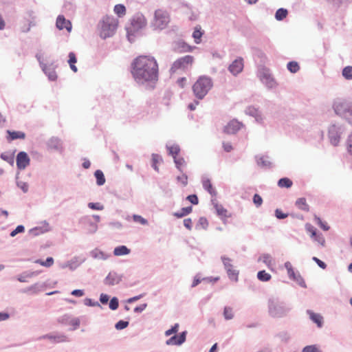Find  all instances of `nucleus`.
Instances as JSON below:
<instances>
[{
	"label": "nucleus",
	"instance_id": "obj_1",
	"mask_svg": "<svg viewBox=\"0 0 352 352\" xmlns=\"http://www.w3.org/2000/svg\"><path fill=\"white\" fill-rule=\"evenodd\" d=\"M131 72L139 82H155L158 80L159 69L156 60L148 56H140L133 60Z\"/></svg>",
	"mask_w": 352,
	"mask_h": 352
},
{
	"label": "nucleus",
	"instance_id": "obj_2",
	"mask_svg": "<svg viewBox=\"0 0 352 352\" xmlns=\"http://www.w3.org/2000/svg\"><path fill=\"white\" fill-rule=\"evenodd\" d=\"M267 309L270 316L274 318L286 317L292 310L289 304L278 297H270L267 301Z\"/></svg>",
	"mask_w": 352,
	"mask_h": 352
},
{
	"label": "nucleus",
	"instance_id": "obj_3",
	"mask_svg": "<svg viewBox=\"0 0 352 352\" xmlns=\"http://www.w3.org/2000/svg\"><path fill=\"white\" fill-rule=\"evenodd\" d=\"M336 115L346 120L352 125V102L346 99L337 98L333 104Z\"/></svg>",
	"mask_w": 352,
	"mask_h": 352
},
{
	"label": "nucleus",
	"instance_id": "obj_4",
	"mask_svg": "<svg viewBox=\"0 0 352 352\" xmlns=\"http://www.w3.org/2000/svg\"><path fill=\"white\" fill-rule=\"evenodd\" d=\"M118 21L113 16H105L100 22V36L102 38L112 36L118 27Z\"/></svg>",
	"mask_w": 352,
	"mask_h": 352
},
{
	"label": "nucleus",
	"instance_id": "obj_5",
	"mask_svg": "<svg viewBox=\"0 0 352 352\" xmlns=\"http://www.w3.org/2000/svg\"><path fill=\"white\" fill-rule=\"evenodd\" d=\"M170 22V16L166 10L160 8L155 11L151 26L154 30H162Z\"/></svg>",
	"mask_w": 352,
	"mask_h": 352
},
{
	"label": "nucleus",
	"instance_id": "obj_6",
	"mask_svg": "<svg viewBox=\"0 0 352 352\" xmlns=\"http://www.w3.org/2000/svg\"><path fill=\"white\" fill-rule=\"evenodd\" d=\"M345 131L346 129L344 124L340 123L331 124L328 129V138L330 143L334 146H338Z\"/></svg>",
	"mask_w": 352,
	"mask_h": 352
},
{
	"label": "nucleus",
	"instance_id": "obj_7",
	"mask_svg": "<svg viewBox=\"0 0 352 352\" xmlns=\"http://www.w3.org/2000/svg\"><path fill=\"white\" fill-rule=\"evenodd\" d=\"M194 57L190 55H186L177 59L172 65L170 68L171 73H175L178 70H185L191 67L194 63Z\"/></svg>",
	"mask_w": 352,
	"mask_h": 352
},
{
	"label": "nucleus",
	"instance_id": "obj_8",
	"mask_svg": "<svg viewBox=\"0 0 352 352\" xmlns=\"http://www.w3.org/2000/svg\"><path fill=\"white\" fill-rule=\"evenodd\" d=\"M79 223L82 226L87 234H93L98 230V225L94 222L91 216H84L79 219Z\"/></svg>",
	"mask_w": 352,
	"mask_h": 352
},
{
	"label": "nucleus",
	"instance_id": "obj_9",
	"mask_svg": "<svg viewBox=\"0 0 352 352\" xmlns=\"http://www.w3.org/2000/svg\"><path fill=\"white\" fill-rule=\"evenodd\" d=\"M47 149L50 151H56L62 153L64 151L63 140L56 136H52L46 142Z\"/></svg>",
	"mask_w": 352,
	"mask_h": 352
},
{
	"label": "nucleus",
	"instance_id": "obj_10",
	"mask_svg": "<svg viewBox=\"0 0 352 352\" xmlns=\"http://www.w3.org/2000/svg\"><path fill=\"white\" fill-rule=\"evenodd\" d=\"M123 274H118L115 271H111L103 280L105 285L114 286L122 282Z\"/></svg>",
	"mask_w": 352,
	"mask_h": 352
},
{
	"label": "nucleus",
	"instance_id": "obj_11",
	"mask_svg": "<svg viewBox=\"0 0 352 352\" xmlns=\"http://www.w3.org/2000/svg\"><path fill=\"white\" fill-rule=\"evenodd\" d=\"M39 339H47L56 344L69 342V339L66 335L60 333H47L41 336Z\"/></svg>",
	"mask_w": 352,
	"mask_h": 352
},
{
	"label": "nucleus",
	"instance_id": "obj_12",
	"mask_svg": "<svg viewBox=\"0 0 352 352\" xmlns=\"http://www.w3.org/2000/svg\"><path fill=\"white\" fill-rule=\"evenodd\" d=\"M45 287L46 284L45 283H36L29 287L23 289L21 292L23 294L36 295L43 292Z\"/></svg>",
	"mask_w": 352,
	"mask_h": 352
},
{
	"label": "nucleus",
	"instance_id": "obj_13",
	"mask_svg": "<svg viewBox=\"0 0 352 352\" xmlns=\"http://www.w3.org/2000/svg\"><path fill=\"white\" fill-rule=\"evenodd\" d=\"M187 331L181 332L179 335H174L166 341L167 345L180 346L185 342L186 340Z\"/></svg>",
	"mask_w": 352,
	"mask_h": 352
},
{
	"label": "nucleus",
	"instance_id": "obj_14",
	"mask_svg": "<svg viewBox=\"0 0 352 352\" xmlns=\"http://www.w3.org/2000/svg\"><path fill=\"white\" fill-rule=\"evenodd\" d=\"M30 159L28 155L24 151H20L16 155V166L19 170L25 169L29 166Z\"/></svg>",
	"mask_w": 352,
	"mask_h": 352
},
{
	"label": "nucleus",
	"instance_id": "obj_15",
	"mask_svg": "<svg viewBox=\"0 0 352 352\" xmlns=\"http://www.w3.org/2000/svg\"><path fill=\"white\" fill-rule=\"evenodd\" d=\"M38 59L41 64V67L45 74L47 76L50 80L56 81L58 78L57 74L55 71V68L52 65H46L43 64L40 60V57H38Z\"/></svg>",
	"mask_w": 352,
	"mask_h": 352
},
{
	"label": "nucleus",
	"instance_id": "obj_16",
	"mask_svg": "<svg viewBox=\"0 0 352 352\" xmlns=\"http://www.w3.org/2000/svg\"><path fill=\"white\" fill-rule=\"evenodd\" d=\"M213 82L211 78L207 76H202L195 83L193 88H211Z\"/></svg>",
	"mask_w": 352,
	"mask_h": 352
},
{
	"label": "nucleus",
	"instance_id": "obj_17",
	"mask_svg": "<svg viewBox=\"0 0 352 352\" xmlns=\"http://www.w3.org/2000/svg\"><path fill=\"white\" fill-rule=\"evenodd\" d=\"M242 126V123L234 119L229 122L228 124L224 127V132L228 134H234L239 130H240Z\"/></svg>",
	"mask_w": 352,
	"mask_h": 352
},
{
	"label": "nucleus",
	"instance_id": "obj_18",
	"mask_svg": "<svg viewBox=\"0 0 352 352\" xmlns=\"http://www.w3.org/2000/svg\"><path fill=\"white\" fill-rule=\"evenodd\" d=\"M245 114L254 118L256 121L258 123H261L263 120V117L261 112L258 110V109H256L254 107H248L245 110Z\"/></svg>",
	"mask_w": 352,
	"mask_h": 352
},
{
	"label": "nucleus",
	"instance_id": "obj_19",
	"mask_svg": "<svg viewBox=\"0 0 352 352\" xmlns=\"http://www.w3.org/2000/svg\"><path fill=\"white\" fill-rule=\"evenodd\" d=\"M56 25L59 30H63L65 28L69 32H71L72 28L71 22L67 20L63 15H59L57 17Z\"/></svg>",
	"mask_w": 352,
	"mask_h": 352
},
{
	"label": "nucleus",
	"instance_id": "obj_20",
	"mask_svg": "<svg viewBox=\"0 0 352 352\" xmlns=\"http://www.w3.org/2000/svg\"><path fill=\"white\" fill-rule=\"evenodd\" d=\"M243 58H239L232 63L229 67V70L232 74L236 75L243 70Z\"/></svg>",
	"mask_w": 352,
	"mask_h": 352
},
{
	"label": "nucleus",
	"instance_id": "obj_21",
	"mask_svg": "<svg viewBox=\"0 0 352 352\" xmlns=\"http://www.w3.org/2000/svg\"><path fill=\"white\" fill-rule=\"evenodd\" d=\"M89 255L94 259L102 261H106L111 256L110 254H107L100 250L98 248H96L94 250H91L89 252Z\"/></svg>",
	"mask_w": 352,
	"mask_h": 352
},
{
	"label": "nucleus",
	"instance_id": "obj_22",
	"mask_svg": "<svg viewBox=\"0 0 352 352\" xmlns=\"http://www.w3.org/2000/svg\"><path fill=\"white\" fill-rule=\"evenodd\" d=\"M85 260V258H82L81 256H74L71 260L67 261L68 268L70 270L74 271L83 263Z\"/></svg>",
	"mask_w": 352,
	"mask_h": 352
},
{
	"label": "nucleus",
	"instance_id": "obj_23",
	"mask_svg": "<svg viewBox=\"0 0 352 352\" xmlns=\"http://www.w3.org/2000/svg\"><path fill=\"white\" fill-rule=\"evenodd\" d=\"M195 47L190 46L184 41H179L176 44L175 51L177 53L190 52L194 50Z\"/></svg>",
	"mask_w": 352,
	"mask_h": 352
},
{
	"label": "nucleus",
	"instance_id": "obj_24",
	"mask_svg": "<svg viewBox=\"0 0 352 352\" xmlns=\"http://www.w3.org/2000/svg\"><path fill=\"white\" fill-rule=\"evenodd\" d=\"M307 314L309 316V318L316 323L318 327H322L323 321L322 317L320 314H316L309 309L307 310Z\"/></svg>",
	"mask_w": 352,
	"mask_h": 352
},
{
	"label": "nucleus",
	"instance_id": "obj_25",
	"mask_svg": "<svg viewBox=\"0 0 352 352\" xmlns=\"http://www.w3.org/2000/svg\"><path fill=\"white\" fill-rule=\"evenodd\" d=\"M203 188L208 191L212 196H216L217 192L212 187L210 179L203 177H202Z\"/></svg>",
	"mask_w": 352,
	"mask_h": 352
},
{
	"label": "nucleus",
	"instance_id": "obj_26",
	"mask_svg": "<svg viewBox=\"0 0 352 352\" xmlns=\"http://www.w3.org/2000/svg\"><path fill=\"white\" fill-rule=\"evenodd\" d=\"M260 78L261 81H263L266 84V85L269 87H273L276 85V82L268 72L261 73Z\"/></svg>",
	"mask_w": 352,
	"mask_h": 352
},
{
	"label": "nucleus",
	"instance_id": "obj_27",
	"mask_svg": "<svg viewBox=\"0 0 352 352\" xmlns=\"http://www.w3.org/2000/svg\"><path fill=\"white\" fill-rule=\"evenodd\" d=\"M258 261H263L266 266L272 270V267L274 265V261L270 254H263L258 259Z\"/></svg>",
	"mask_w": 352,
	"mask_h": 352
},
{
	"label": "nucleus",
	"instance_id": "obj_28",
	"mask_svg": "<svg viewBox=\"0 0 352 352\" xmlns=\"http://www.w3.org/2000/svg\"><path fill=\"white\" fill-rule=\"evenodd\" d=\"M268 157L261 156L256 157L257 164L264 168H270L272 167V163L268 160Z\"/></svg>",
	"mask_w": 352,
	"mask_h": 352
},
{
	"label": "nucleus",
	"instance_id": "obj_29",
	"mask_svg": "<svg viewBox=\"0 0 352 352\" xmlns=\"http://www.w3.org/2000/svg\"><path fill=\"white\" fill-rule=\"evenodd\" d=\"M211 202H212V204L213 205L218 216L225 217H228L227 216V212H228L227 210L225 209L222 205L219 204L216 199H212L211 200Z\"/></svg>",
	"mask_w": 352,
	"mask_h": 352
},
{
	"label": "nucleus",
	"instance_id": "obj_30",
	"mask_svg": "<svg viewBox=\"0 0 352 352\" xmlns=\"http://www.w3.org/2000/svg\"><path fill=\"white\" fill-rule=\"evenodd\" d=\"M204 32L201 30L200 25H197L195 28L192 32V38L195 43L199 44L201 42V37L204 35Z\"/></svg>",
	"mask_w": 352,
	"mask_h": 352
},
{
	"label": "nucleus",
	"instance_id": "obj_31",
	"mask_svg": "<svg viewBox=\"0 0 352 352\" xmlns=\"http://www.w3.org/2000/svg\"><path fill=\"white\" fill-rule=\"evenodd\" d=\"M37 272H24L17 276V280L21 283H26L27 278H30L38 275Z\"/></svg>",
	"mask_w": 352,
	"mask_h": 352
},
{
	"label": "nucleus",
	"instance_id": "obj_32",
	"mask_svg": "<svg viewBox=\"0 0 352 352\" xmlns=\"http://www.w3.org/2000/svg\"><path fill=\"white\" fill-rule=\"evenodd\" d=\"M7 133L9 135V137L8 138L9 140H14L16 139H25V133L22 131H10L8 130Z\"/></svg>",
	"mask_w": 352,
	"mask_h": 352
},
{
	"label": "nucleus",
	"instance_id": "obj_33",
	"mask_svg": "<svg viewBox=\"0 0 352 352\" xmlns=\"http://www.w3.org/2000/svg\"><path fill=\"white\" fill-rule=\"evenodd\" d=\"M131 250L125 245H120L114 248L113 254L115 256H124L130 253Z\"/></svg>",
	"mask_w": 352,
	"mask_h": 352
},
{
	"label": "nucleus",
	"instance_id": "obj_34",
	"mask_svg": "<svg viewBox=\"0 0 352 352\" xmlns=\"http://www.w3.org/2000/svg\"><path fill=\"white\" fill-rule=\"evenodd\" d=\"M166 147L168 150V154L172 155L174 158V156H176L178 155V153L180 151V148L178 144H166Z\"/></svg>",
	"mask_w": 352,
	"mask_h": 352
},
{
	"label": "nucleus",
	"instance_id": "obj_35",
	"mask_svg": "<svg viewBox=\"0 0 352 352\" xmlns=\"http://www.w3.org/2000/svg\"><path fill=\"white\" fill-rule=\"evenodd\" d=\"M68 56H69L68 63L69 65L70 69L74 72H77L78 69H77L76 66L75 65V64L77 62V58H76L75 53H74L72 52H69Z\"/></svg>",
	"mask_w": 352,
	"mask_h": 352
},
{
	"label": "nucleus",
	"instance_id": "obj_36",
	"mask_svg": "<svg viewBox=\"0 0 352 352\" xmlns=\"http://www.w3.org/2000/svg\"><path fill=\"white\" fill-rule=\"evenodd\" d=\"M192 206L182 208L180 211L174 212L173 216L176 217L177 218H182L190 214L192 212Z\"/></svg>",
	"mask_w": 352,
	"mask_h": 352
},
{
	"label": "nucleus",
	"instance_id": "obj_37",
	"mask_svg": "<svg viewBox=\"0 0 352 352\" xmlns=\"http://www.w3.org/2000/svg\"><path fill=\"white\" fill-rule=\"evenodd\" d=\"M276 337L282 342L287 343L291 338L290 334L286 331L279 332L276 335Z\"/></svg>",
	"mask_w": 352,
	"mask_h": 352
},
{
	"label": "nucleus",
	"instance_id": "obj_38",
	"mask_svg": "<svg viewBox=\"0 0 352 352\" xmlns=\"http://www.w3.org/2000/svg\"><path fill=\"white\" fill-rule=\"evenodd\" d=\"M296 206L302 210L304 211H309V207L308 204H307L305 198H299L296 201Z\"/></svg>",
	"mask_w": 352,
	"mask_h": 352
},
{
	"label": "nucleus",
	"instance_id": "obj_39",
	"mask_svg": "<svg viewBox=\"0 0 352 352\" xmlns=\"http://www.w3.org/2000/svg\"><path fill=\"white\" fill-rule=\"evenodd\" d=\"M94 176L96 179V184L98 186H102L105 183V177L102 170H96L94 173Z\"/></svg>",
	"mask_w": 352,
	"mask_h": 352
},
{
	"label": "nucleus",
	"instance_id": "obj_40",
	"mask_svg": "<svg viewBox=\"0 0 352 352\" xmlns=\"http://www.w3.org/2000/svg\"><path fill=\"white\" fill-rule=\"evenodd\" d=\"M226 272H227L228 278L230 280H234L235 282L238 281V277H239V274L238 270H234L232 267V268L226 270Z\"/></svg>",
	"mask_w": 352,
	"mask_h": 352
},
{
	"label": "nucleus",
	"instance_id": "obj_41",
	"mask_svg": "<svg viewBox=\"0 0 352 352\" xmlns=\"http://www.w3.org/2000/svg\"><path fill=\"white\" fill-rule=\"evenodd\" d=\"M257 278L261 281L267 282L271 279L272 276L265 270H261L257 273Z\"/></svg>",
	"mask_w": 352,
	"mask_h": 352
},
{
	"label": "nucleus",
	"instance_id": "obj_42",
	"mask_svg": "<svg viewBox=\"0 0 352 352\" xmlns=\"http://www.w3.org/2000/svg\"><path fill=\"white\" fill-rule=\"evenodd\" d=\"M278 186L281 188H290L292 186V182L287 177H283L278 182Z\"/></svg>",
	"mask_w": 352,
	"mask_h": 352
},
{
	"label": "nucleus",
	"instance_id": "obj_43",
	"mask_svg": "<svg viewBox=\"0 0 352 352\" xmlns=\"http://www.w3.org/2000/svg\"><path fill=\"white\" fill-rule=\"evenodd\" d=\"M208 226V221L206 217H201L199 219L198 223H197L195 228L199 230L203 228L206 230Z\"/></svg>",
	"mask_w": 352,
	"mask_h": 352
},
{
	"label": "nucleus",
	"instance_id": "obj_44",
	"mask_svg": "<svg viewBox=\"0 0 352 352\" xmlns=\"http://www.w3.org/2000/svg\"><path fill=\"white\" fill-rule=\"evenodd\" d=\"M193 96H195L197 99L201 100L205 96L208 94V89H191Z\"/></svg>",
	"mask_w": 352,
	"mask_h": 352
},
{
	"label": "nucleus",
	"instance_id": "obj_45",
	"mask_svg": "<svg viewBox=\"0 0 352 352\" xmlns=\"http://www.w3.org/2000/svg\"><path fill=\"white\" fill-rule=\"evenodd\" d=\"M288 12L286 9L279 8L275 14V18L278 21H281L286 18L287 16Z\"/></svg>",
	"mask_w": 352,
	"mask_h": 352
},
{
	"label": "nucleus",
	"instance_id": "obj_46",
	"mask_svg": "<svg viewBox=\"0 0 352 352\" xmlns=\"http://www.w3.org/2000/svg\"><path fill=\"white\" fill-rule=\"evenodd\" d=\"M287 68L290 72L296 73L300 69V66L296 61H290L287 63Z\"/></svg>",
	"mask_w": 352,
	"mask_h": 352
},
{
	"label": "nucleus",
	"instance_id": "obj_47",
	"mask_svg": "<svg viewBox=\"0 0 352 352\" xmlns=\"http://www.w3.org/2000/svg\"><path fill=\"white\" fill-rule=\"evenodd\" d=\"M162 161V158L158 154H152V167L156 171H159V168L157 166V163Z\"/></svg>",
	"mask_w": 352,
	"mask_h": 352
},
{
	"label": "nucleus",
	"instance_id": "obj_48",
	"mask_svg": "<svg viewBox=\"0 0 352 352\" xmlns=\"http://www.w3.org/2000/svg\"><path fill=\"white\" fill-rule=\"evenodd\" d=\"M1 158L9 163L10 165L13 166L14 164V153H3L1 154Z\"/></svg>",
	"mask_w": 352,
	"mask_h": 352
},
{
	"label": "nucleus",
	"instance_id": "obj_49",
	"mask_svg": "<svg viewBox=\"0 0 352 352\" xmlns=\"http://www.w3.org/2000/svg\"><path fill=\"white\" fill-rule=\"evenodd\" d=\"M114 12L119 16H122L126 14V8L125 6L122 4H117L114 7Z\"/></svg>",
	"mask_w": 352,
	"mask_h": 352
},
{
	"label": "nucleus",
	"instance_id": "obj_50",
	"mask_svg": "<svg viewBox=\"0 0 352 352\" xmlns=\"http://www.w3.org/2000/svg\"><path fill=\"white\" fill-rule=\"evenodd\" d=\"M221 259L223 262L226 270L233 267L231 258L227 257L226 256H221Z\"/></svg>",
	"mask_w": 352,
	"mask_h": 352
},
{
	"label": "nucleus",
	"instance_id": "obj_51",
	"mask_svg": "<svg viewBox=\"0 0 352 352\" xmlns=\"http://www.w3.org/2000/svg\"><path fill=\"white\" fill-rule=\"evenodd\" d=\"M173 159L177 168L182 172V166L186 164L184 159L183 157H177L176 156H174Z\"/></svg>",
	"mask_w": 352,
	"mask_h": 352
},
{
	"label": "nucleus",
	"instance_id": "obj_52",
	"mask_svg": "<svg viewBox=\"0 0 352 352\" xmlns=\"http://www.w3.org/2000/svg\"><path fill=\"white\" fill-rule=\"evenodd\" d=\"M223 316L226 320H231L234 317L232 308L230 307H225L223 310Z\"/></svg>",
	"mask_w": 352,
	"mask_h": 352
},
{
	"label": "nucleus",
	"instance_id": "obj_53",
	"mask_svg": "<svg viewBox=\"0 0 352 352\" xmlns=\"http://www.w3.org/2000/svg\"><path fill=\"white\" fill-rule=\"evenodd\" d=\"M342 75L346 79L352 78V66H346L342 70Z\"/></svg>",
	"mask_w": 352,
	"mask_h": 352
},
{
	"label": "nucleus",
	"instance_id": "obj_54",
	"mask_svg": "<svg viewBox=\"0 0 352 352\" xmlns=\"http://www.w3.org/2000/svg\"><path fill=\"white\" fill-rule=\"evenodd\" d=\"M314 219H315V221L317 223V224L322 229L324 230V231H327L329 230V226L327 224V223L325 222H323L322 221V219L317 217L316 215H315L314 217Z\"/></svg>",
	"mask_w": 352,
	"mask_h": 352
},
{
	"label": "nucleus",
	"instance_id": "obj_55",
	"mask_svg": "<svg viewBox=\"0 0 352 352\" xmlns=\"http://www.w3.org/2000/svg\"><path fill=\"white\" fill-rule=\"evenodd\" d=\"M119 306V300L117 297H113L109 302V307L111 310H116Z\"/></svg>",
	"mask_w": 352,
	"mask_h": 352
},
{
	"label": "nucleus",
	"instance_id": "obj_56",
	"mask_svg": "<svg viewBox=\"0 0 352 352\" xmlns=\"http://www.w3.org/2000/svg\"><path fill=\"white\" fill-rule=\"evenodd\" d=\"M129 322L128 321L121 320L116 323L115 328L117 330H122V329L126 328L129 326Z\"/></svg>",
	"mask_w": 352,
	"mask_h": 352
},
{
	"label": "nucleus",
	"instance_id": "obj_57",
	"mask_svg": "<svg viewBox=\"0 0 352 352\" xmlns=\"http://www.w3.org/2000/svg\"><path fill=\"white\" fill-rule=\"evenodd\" d=\"M44 232H45V230H43V228H38V227L32 228L29 230L30 235H31L32 236H38Z\"/></svg>",
	"mask_w": 352,
	"mask_h": 352
},
{
	"label": "nucleus",
	"instance_id": "obj_58",
	"mask_svg": "<svg viewBox=\"0 0 352 352\" xmlns=\"http://www.w3.org/2000/svg\"><path fill=\"white\" fill-rule=\"evenodd\" d=\"M179 324L175 323L170 329H169L165 331V336H169L172 334L177 333L179 330Z\"/></svg>",
	"mask_w": 352,
	"mask_h": 352
},
{
	"label": "nucleus",
	"instance_id": "obj_59",
	"mask_svg": "<svg viewBox=\"0 0 352 352\" xmlns=\"http://www.w3.org/2000/svg\"><path fill=\"white\" fill-rule=\"evenodd\" d=\"M87 206L91 210H102L104 209L103 205L100 203H93L90 202L87 204Z\"/></svg>",
	"mask_w": 352,
	"mask_h": 352
},
{
	"label": "nucleus",
	"instance_id": "obj_60",
	"mask_svg": "<svg viewBox=\"0 0 352 352\" xmlns=\"http://www.w3.org/2000/svg\"><path fill=\"white\" fill-rule=\"evenodd\" d=\"M16 186L21 188L24 193H26L28 191L29 186L27 182L16 181Z\"/></svg>",
	"mask_w": 352,
	"mask_h": 352
},
{
	"label": "nucleus",
	"instance_id": "obj_61",
	"mask_svg": "<svg viewBox=\"0 0 352 352\" xmlns=\"http://www.w3.org/2000/svg\"><path fill=\"white\" fill-rule=\"evenodd\" d=\"M25 231V227L22 225H19L16 228L10 232V236L14 237L19 233H23Z\"/></svg>",
	"mask_w": 352,
	"mask_h": 352
},
{
	"label": "nucleus",
	"instance_id": "obj_62",
	"mask_svg": "<svg viewBox=\"0 0 352 352\" xmlns=\"http://www.w3.org/2000/svg\"><path fill=\"white\" fill-rule=\"evenodd\" d=\"M252 199L256 208L260 207L263 204V199L258 194H254Z\"/></svg>",
	"mask_w": 352,
	"mask_h": 352
},
{
	"label": "nucleus",
	"instance_id": "obj_63",
	"mask_svg": "<svg viewBox=\"0 0 352 352\" xmlns=\"http://www.w3.org/2000/svg\"><path fill=\"white\" fill-rule=\"evenodd\" d=\"M72 318V316L69 314H65L58 319V322L64 324H69V320Z\"/></svg>",
	"mask_w": 352,
	"mask_h": 352
},
{
	"label": "nucleus",
	"instance_id": "obj_64",
	"mask_svg": "<svg viewBox=\"0 0 352 352\" xmlns=\"http://www.w3.org/2000/svg\"><path fill=\"white\" fill-rule=\"evenodd\" d=\"M302 352H320L315 345H308L303 348Z\"/></svg>",
	"mask_w": 352,
	"mask_h": 352
}]
</instances>
